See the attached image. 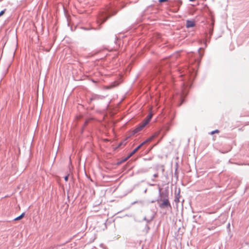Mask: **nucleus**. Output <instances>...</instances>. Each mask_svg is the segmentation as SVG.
Wrapping results in <instances>:
<instances>
[{
  "label": "nucleus",
  "instance_id": "6e6552de",
  "mask_svg": "<svg viewBox=\"0 0 249 249\" xmlns=\"http://www.w3.org/2000/svg\"><path fill=\"white\" fill-rule=\"evenodd\" d=\"M24 215H25V213H22L19 216L16 217L14 219V220L15 221H18V220H19L21 219V218H22L24 217Z\"/></svg>",
  "mask_w": 249,
  "mask_h": 249
},
{
  "label": "nucleus",
  "instance_id": "20e7f679",
  "mask_svg": "<svg viewBox=\"0 0 249 249\" xmlns=\"http://www.w3.org/2000/svg\"><path fill=\"white\" fill-rule=\"evenodd\" d=\"M154 137H150V138H149L148 139H147L146 140H145V141H144L143 142H142L141 144H140L139 145H138L136 148H135L131 152V155H134L136 152H137L140 148L144 144H145L146 143H147L149 142H150L151 141H152V139Z\"/></svg>",
  "mask_w": 249,
  "mask_h": 249
},
{
  "label": "nucleus",
  "instance_id": "ddd939ff",
  "mask_svg": "<svg viewBox=\"0 0 249 249\" xmlns=\"http://www.w3.org/2000/svg\"><path fill=\"white\" fill-rule=\"evenodd\" d=\"M218 132H219V130H217V129H216V130H214V131H212V132L210 133V134H212V135H213V134H214L215 133H218Z\"/></svg>",
  "mask_w": 249,
  "mask_h": 249
},
{
  "label": "nucleus",
  "instance_id": "39448f33",
  "mask_svg": "<svg viewBox=\"0 0 249 249\" xmlns=\"http://www.w3.org/2000/svg\"><path fill=\"white\" fill-rule=\"evenodd\" d=\"M159 207L163 209L164 208H171V205L169 202V201L168 198H164L163 200L162 203L159 204Z\"/></svg>",
  "mask_w": 249,
  "mask_h": 249
},
{
  "label": "nucleus",
  "instance_id": "aec40b11",
  "mask_svg": "<svg viewBox=\"0 0 249 249\" xmlns=\"http://www.w3.org/2000/svg\"><path fill=\"white\" fill-rule=\"evenodd\" d=\"M213 29H211L209 31V33H210V36H212V34H213Z\"/></svg>",
  "mask_w": 249,
  "mask_h": 249
},
{
  "label": "nucleus",
  "instance_id": "423d86ee",
  "mask_svg": "<svg viewBox=\"0 0 249 249\" xmlns=\"http://www.w3.org/2000/svg\"><path fill=\"white\" fill-rule=\"evenodd\" d=\"M195 23L194 21L188 20L186 21V26L187 28L193 27L195 26Z\"/></svg>",
  "mask_w": 249,
  "mask_h": 249
},
{
  "label": "nucleus",
  "instance_id": "5701e85b",
  "mask_svg": "<svg viewBox=\"0 0 249 249\" xmlns=\"http://www.w3.org/2000/svg\"><path fill=\"white\" fill-rule=\"evenodd\" d=\"M127 160V159H126V158H124V159L122 160H121V162H124V161H126V160Z\"/></svg>",
  "mask_w": 249,
  "mask_h": 249
},
{
  "label": "nucleus",
  "instance_id": "f257e3e1",
  "mask_svg": "<svg viewBox=\"0 0 249 249\" xmlns=\"http://www.w3.org/2000/svg\"><path fill=\"white\" fill-rule=\"evenodd\" d=\"M187 93L185 91L182 90L181 92L175 95L174 97V100L177 102L178 106H180L184 101V97L186 96Z\"/></svg>",
  "mask_w": 249,
  "mask_h": 249
},
{
  "label": "nucleus",
  "instance_id": "4be33fe9",
  "mask_svg": "<svg viewBox=\"0 0 249 249\" xmlns=\"http://www.w3.org/2000/svg\"><path fill=\"white\" fill-rule=\"evenodd\" d=\"M201 48H199V49L198 50V52H199V54H200V55L201 56V57H202L203 54H201L200 53V50H201Z\"/></svg>",
  "mask_w": 249,
  "mask_h": 249
},
{
  "label": "nucleus",
  "instance_id": "f8f14e48",
  "mask_svg": "<svg viewBox=\"0 0 249 249\" xmlns=\"http://www.w3.org/2000/svg\"><path fill=\"white\" fill-rule=\"evenodd\" d=\"M159 132H157L156 133H155L154 135H153L152 136H151V137H154L152 139V140L155 138V137H156L157 136H158V135L159 134Z\"/></svg>",
  "mask_w": 249,
  "mask_h": 249
},
{
  "label": "nucleus",
  "instance_id": "b1692460",
  "mask_svg": "<svg viewBox=\"0 0 249 249\" xmlns=\"http://www.w3.org/2000/svg\"><path fill=\"white\" fill-rule=\"evenodd\" d=\"M159 200V199H158L157 200H153L151 201V203H154L157 201H158Z\"/></svg>",
  "mask_w": 249,
  "mask_h": 249
},
{
  "label": "nucleus",
  "instance_id": "f3484780",
  "mask_svg": "<svg viewBox=\"0 0 249 249\" xmlns=\"http://www.w3.org/2000/svg\"><path fill=\"white\" fill-rule=\"evenodd\" d=\"M145 228H146L147 229V232L150 229V228L148 226V224H147L145 226Z\"/></svg>",
  "mask_w": 249,
  "mask_h": 249
},
{
  "label": "nucleus",
  "instance_id": "c756f323",
  "mask_svg": "<svg viewBox=\"0 0 249 249\" xmlns=\"http://www.w3.org/2000/svg\"><path fill=\"white\" fill-rule=\"evenodd\" d=\"M103 98H104L103 96H101V99H103Z\"/></svg>",
  "mask_w": 249,
  "mask_h": 249
},
{
  "label": "nucleus",
  "instance_id": "c85d7f7f",
  "mask_svg": "<svg viewBox=\"0 0 249 249\" xmlns=\"http://www.w3.org/2000/svg\"><path fill=\"white\" fill-rule=\"evenodd\" d=\"M230 223H229V224H228V227H230Z\"/></svg>",
  "mask_w": 249,
  "mask_h": 249
},
{
  "label": "nucleus",
  "instance_id": "a211bd4d",
  "mask_svg": "<svg viewBox=\"0 0 249 249\" xmlns=\"http://www.w3.org/2000/svg\"><path fill=\"white\" fill-rule=\"evenodd\" d=\"M124 142H120V143L118 144V147H121V145H123V144H124Z\"/></svg>",
  "mask_w": 249,
  "mask_h": 249
},
{
  "label": "nucleus",
  "instance_id": "bb28decb",
  "mask_svg": "<svg viewBox=\"0 0 249 249\" xmlns=\"http://www.w3.org/2000/svg\"><path fill=\"white\" fill-rule=\"evenodd\" d=\"M143 220H145V221L147 220V218L145 216L143 218Z\"/></svg>",
  "mask_w": 249,
  "mask_h": 249
},
{
  "label": "nucleus",
  "instance_id": "9b49d317",
  "mask_svg": "<svg viewBox=\"0 0 249 249\" xmlns=\"http://www.w3.org/2000/svg\"><path fill=\"white\" fill-rule=\"evenodd\" d=\"M154 217V215H153L150 219H147V220L146 221L147 222V224H148V223L151 222L153 220Z\"/></svg>",
  "mask_w": 249,
  "mask_h": 249
},
{
  "label": "nucleus",
  "instance_id": "2f4dec72",
  "mask_svg": "<svg viewBox=\"0 0 249 249\" xmlns=\"http://www.w3.org/2000/svg\"><path fill=\"white\" fill-rule=\"evenodd\" d=\"M162 171L163 172V171H164V169L163 168V169H162Z\"/></svg>",
  "mask_w": 249,
  "mask_h": 249
},
{
  "label": "nucleus",
  "instance_id": "dca6fc26",
  "mask_svg": "<svg viewBox=\"0 0 249 249\" xmlns=\"http://www.w3.org/2000/svg\"><path fill=\"white\" fill-rule=\"evenodd\" d=\"M133 155H131V153L126 157V159L128 160Z\"/></svg>",
  "mask_w": 249,
  "mask_h": 249
},
{
  "label": "nucleus",
  "instance_id": "1a4fd4ad",
  "mask_svg": "<svg viewBox=\"0 0 249 249\" xmlns=\"http://www.w3.org/2000/svg\"><path fill=\"white\" fill-rule=\"evenodd\" d=\"M148 171V168H142L140 170L141 173H146Z\"/></svg>",
  "mask_w": 249,
  "mask_h": 249
},
{
  "label": "nucleus",
  "instance_id": "9d476101",
  "mask_svg": "<svg viewBox=\"0 0 249 249\" xmlns=\"http://www.w3.org/2000/svg\"><path fill=\"white\" fill-rule=\"evenodd\" d=\"M151 118H152V114H149L147 116L146 118L144 121H147V120H148V123H149L150 122Z\"/></svg>",
  "mask_w": 249,
  "mask_h": 249
},
{
  "label": "nucleus",
  "instance_id": "cd10ccee",
  "mask_svg": "<svg viewBox=\"0 0 249 249\" xmlns=\"http://www.w3.org/2000/svg\"><path fill=\"white\" fill-rule=\"evenodd\" d=\"M190 1H195L196 0H189Z\"/></svg>",
  "mask_w": 249,
  "mask_h": 249
},
{
  "label": "nucleus",
  "instance_id": "7ed1b4c3",
  "mask_svg": "<svg viewBox=\"0 0 249 249\" xmlns=\"http://www.w3.org/2000/svg\"><path fill=\"white\" fill-rule=\"evenodd\" d=\"M116 13V12H114L112 14H110L109 12L107 14H106L105 16H102L101 17L99 18L98 19V22H100V24L103 23L104 22H105L108 18L110 17L111 16L115 15Z\"/></svg>",
  "mask_w": 249,
  "mask_h": 249
},
{
  "label": "nucleus",
  "instance_id": "2eb2a0df",
  "mask_svg": "<svg viewBox=\"0 0 249 249\" xmlns=\"http://www.w3.org/2000/svg\"><path fill=\"white\" fill-rule=\"evenodd\" d=\"M69 178V175H67L64 177V179L66 181H67L68 180Z\"/></svg>",
  "mask_w": 249,
  "mask_h": 249
},
{
  "label": "nucleus",
  "instance_id": "f03ea898",
  "mask_svg": "<svg viewBox=\"0 0 249 249\" xmlns=\"http://www.w3.org/2000/svg\"><path fill=\"white\" fill-rule=\"evenodd\" d=\"M148 124V120L143 121L137 127L133 130V134H134L141 130H142L147 124Z\"/></svg>",
  "mask_w": 249,
  "mask_h": 249
},
{
  "label": "nucleus",
  "instance_id": "7c9ffc66",
  "mask_svg": "<svg viewBox=\"0 0 249 249\" xmlns=\"http://www.w3.org/2000/svg\"><path fill=\"white\" fill-rule=\"evenodd\" d=\"M177 169H176V171H175V174H176V172H177Z\"/></svg>",
  "mask_w": 249,
  "mask_h": 249
},
{
  "label": "nucleus",
  "instance_id": "4468645a",
  "mask_svg": "<svg viewBox=\"0 0 249 249\" xmlns=\"http://www.w3.org/2000/svg\"><path fill=\"white\" fill-rule=\"evenodd\" d=\"M5 11L6 9H4L3 10H2L0 12V17L2 16L5 13Z\"/></svg>",
  "mask_w": 249,
  "mask_h": 249
},
{
  "label": "nucleus",
  "instance_id": "412c9836",
  "mask_svg": "<svg viewBox=\"0 0 249 249\" xmlns=\"http://www.w3.org/2000/svg\"><path fill=\"white\" fill-rule=\"evenodd\" d=\"M153 177L154 178H157L158 177V174H155L153 175Z\"/></svg>",
  "mask_w": 249,
  "mask_h": 249
},
{
  "label": "nucleus",
  "instance_id": "0eeeda50",
  "mask_svg": "<svg viewBox=\"0 0 249 249\" xmlns=\"http://www.w3.org/2000/svg\"><path fill=\"white\" fill-rule=\"evenodd\" d=\"M179 193H180V190H178V193L176 195L174 201L176 203H178L179 202Z\"/></svg>",
  "mask_w": 249,
  "mask_h": 249
},
{
  "label": "nucleus",
  "instance_id": "a878e982",
  "mask_svg": "<svg viewBox=\"0 0 249 249\" xmlns=\"http://www.w3.org/2000/svg\"><path fill=\"white\" fill-rule=\"evenodd\" d=\"M96 97H98V96H95L94 97H93V98H91V100H92L95 99Z\"/></svg>",
  "mask_w": 249,
  "mask_h": 249
},
{
  "label": "nucleus",
  "instance_id": "393cba45",
  "mask_svg": "<svg viewBox=\"0 0 249 249\" xmlns=\"http://www.w3.org/2000/svg\"><path fill=\"white\" fill-rule=\"evenodd\" d=\"M159 195H160V197H161V189L160 188L159 189Z\"/></svg>",
  "mask_w": 249,
  "mask_h": 249
},
{
  "label": "nucleus",
  "instance_id": "6ab92c4d",
  "mask_svg": "<svg viewBox=\"0 0 249 249\" xmlns=\"http://www.w3.org/2000/svg\"><path fill=\"white\" fill-rule=\"evenodd\" d=\"M168 0H159V1L160 2H163L165 1H167Z\"/></svg>",
  "mask_w": 249,
  "mask_h": 249
}]
</instances>
